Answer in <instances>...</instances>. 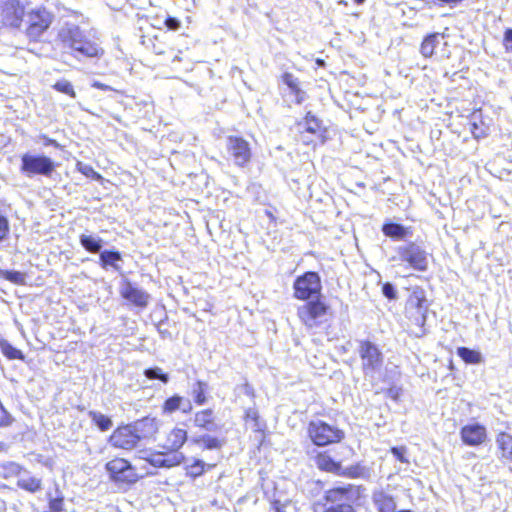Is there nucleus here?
<instances>
[{
  "mask_svg": "<svg viewBox=\"0 0 512 512\" xmlns=\"http://www.w3.org/2000/svg\"><path fill=\"white\" fill-rule=\"evenodd\" d=\"M339 475H348L353 478L358 477L359 476V467L355 466V467H349L346 469L342 468V473H340Z\"/></svg>",
  "mask_w": 512,
  "mask_h": 512,
  "instance_id": "nucleus-54",
  "label": "nucleus"
},
{
  "mask_svg": "<svg viewBox=\"0 0 512 512\" xmlns=\"http://www.w3.org/2000/svg\"><path fill=\"white\" fill-rule=\"evenodd\" d=\"M457 355L466 364H481L484 362V358L479 351L470 349L468 347H459L457 349Z\"/></svg>",
  "mask_w": 512,
  "mask_h": 512,
  "instance_id": "nucleus-27",
  "label": "nucleus"
},
{
  "mask_svg": "<svg viewBox=\"0 0 512 512\" xmlns=\"http://www.w3.org/2000/svg\"><path fill=\"white\" fill-rule=\"evenodd\" d=\"M504 46L506 51L512 52V29L509 28L504 33Z\"/></svg>",
  "mask_w": 512,
  "mask_h": 512,
  "instance_id": "nucleus-51",
  "label": "nucleus"
},
{
  "mask_svg": "<svg viewBox=\"0 0 512 512\" xmlns=\"http://www.w3.org/2000/svg\"><path fill=\"white\" fill-rule=\"evenodd\" d=\"M461 440L468 446H479L483 444L487 439L486 428L479 424H468L460 430Z\"/></svg>",
  "mask_w": 512,
  "mask_h": 512,
  "instance_id": "nucleus-15",
  "label": "nucleus"
},
{
  "mask_svg": "<svg viewBox=\"0 0 512 512\" xmlns=\"http://www.w3.org/2000/svg\"><path fill=\"white\" fill-rule=\"evenodd\" d=\"M48 500L49 508L52 512H61L63 510L64 497L62 495L52 498L51 495L48 494Z\"/></svg>",
  "mask_w": 512,
  "mask_h": 512,
  "instance_id": "nucleus-43",
  "label": "nucleus"
},
{
  "mask_svg": "<svg viewBox=\"0 0 512 512\" xmlns=\"http://www.w3.org/2000/svg\"><path fill=\"white\" fill-rule=\"evenodd\" d=\"M283 82L290 88L291 91L297 90L299 87L298 79L291 73H284L282 76Z\"/></svg>",
  "mask_w": 512,
  "mask_h": 512,
  "instance_id": "nucleus-46",
  "label": "nucleus"
},
{
  "mask_svg": "<svg viewBox=\"0 0 512 512\" xmlns=\"http://www.w3.org/2000/svg\"><path fill=\"white\" fill-rule=\"evenodd\" d=\"M181 58L179 55H175L174 58L172 59V62H175V61H180Z\"/></svg>",
  "mask_w": 512,
  "mask_h": 512,
  "instance_id": "nucleus-64",
  "label": "nucleus"
},
{
  "mask_svg": "<svg viewBox=\"0 0 512 512\" xmlns=\"http://www.w3.org/2000/svg\"><path fill=\"white\" fill-rule=\"evenodd\" d=\"M128 0H106L107 5L113 10H121Z\"/></svg>",
  "mask_w": 512,
  "mask_h": 512,
  "instance_id": "nucleus-52",
  "label": "nucleus"
},
{
  "mask_svg": "<svg viewBox=\"0 0 512 512\" xmlns=\"http://www.w3.org/2000/svg\"><path fill=\"white\" fill-rule=\"evenodd\" d=\"M292 92L295 94L296 102L298 104H301L305 100L306 94L299 87L297 90H293Z\"/></svg>",
  "mask_w": 512,
  "mask_h": 512,
  "instance_id": "nucleus-56",
  "label": "nucleus"
},
{
  "mask_svg": "<svg viewBox=\"0 0 512 512\" xmlns=\"http://www.w3.org/2000/svg\"><path fill=\"white\" fill-rule=\"evenodd\" d=\"M184 460L183 453L179 451L167 450L163 452V468H171L180 465Z\"/></svg>",
  "mask_w": 512,
  "mask_h": 512,
  "instance_id": "nucleus-31",
  "label": "nucleus"
},
{
  "mask_svg": "<svg viewBox=\"0 0 512 512\" xmlns=\"http://www.w3.org/2000/svg\"><path fill=\"white\" fill-rule=\"evenodd\" d=\"M294 297L299 300H309L320 295L322 284L320 276L317 272L308 271L298 276L294 283Z\"/></svg>",
  "mask_w": 512,
  "mask_h": 512,
  "instance_id": "nucleus-6",
  "label": "nucleus"
},
{
  "mask_svg": "<svg viewBox=\"0 0 512 512\" xmlns=\"http://www.w3.org/2000/svg\"><path fill=\"white\" fill-rule=\"evenodd\" d=\"M0 347H1L2 353L8 359H23L24 358L23 353L20 350H18L17 348H15L14 346H12L7 341L0 342Z\"/></svg>",
  "mask_w": 512,
  "mask_h": 512,
  "instance_id": "nucleus-35",
  "label": "nucleus"
},
{
  "mask_svg": "<svg viewBox=\"0 0 512 512\" xmlns=\"http://www.w3.org/2000/svg\"><path fill=\"white\" fill-rule=\"evenodd\" d=\"M358 353L364 376L374 381L380 375L384 363L382 352L376 344L370 341H360Z\"/></svg>",
  "mask_w": 512,
  "mask_h": 512,
  "instance_id": "nucleus-3",
  "label": "nucleus"
},
{
  "mask_svg": "<svg viewBox=\"0 0 512 512\" xmlns=\"http://www.w3.org/2000/svg\"><path fill=\"white\" fill-rule=\"evenodd\" d=\"M53 88L55 90H57L58 92L69 95L72 98L76 97V93L74 91L73 85L68 80L62 79V80L57 81L53 85Z\"/></svg>",
  "mask_w": 512,
  "mask_h": 512,
  "instance_id": "nucleus-39",
  "label": "nucleus"
},
{
  "mask_svg": "<svg viewBox=\"0 0 512 512\" xmlns=\"http://www.w3.org/2000/svg\"><path fill=\"white\" fill-rule=\"evenodd\" d=\"M139 441L153 436L158 430L155 418L144 417L130 424Z\"/></svg>",
  "mask_w": 512,
  "mask_h": 512,
  "instance_id": "nucleus-17",
  "label": "nucleus"
},
{
  "mask_svg": "<svg viewBox=\"0 0 512 512\" xmlns=\"http://www.w3.org/2000/svg\"><path fill=\"white\" fill-rule=\"evenodd\" d=\"M154 52L156 54H163L164 53V51H162L161 49L157 48L156 46H154Z\"/></svg>",
  "mask_w": 512,
  "mask_h": 512,
  "instance_id": "nucleus-63",
  "label": "nucleus"
},
{
  "mask_svg": "<svg viewBox=\"0 0 512 512\" xmlns=\"http://www.w3.org/2000/svg\"><path fill=\"white\" fill-rule=\"evenodd\" d=\"M444 35L438 32L428 34L422 41L420 53L425 58H430L435 54L436 48L441 44Z\"/></svg>",
  "mask_w": 512,
  "mask_h": 512,
  "instance_id": "nucleus-20",
  "label": "nucleus"
},
{
  "mask_svg": "<svg viewBox=\"0 0 512 512\" xmlns=\"http://www.w3.org/2000/svg\"><path fill=\"white\" fill-rule=\"evenodd\" d=\"M496 443L502 452V457L512 459V435L500 432L496 437Z\"/></svg>",
  "mask_w": 512,
  "mask_h": 512,
  "instance_id": "nucleus-28",
  "label": "nucleus"
},
{
  "mask_svg": "<svg viewBox=\"0 0 512 512\" xmlns=\"http://www.w3.org/2000/svg\"><path fill=\"white\" fill-rule=\"evenodd\" d=\"M109 442L116 448L131 450L137 446L139 439L130 424L117 428L110 436Z\"/></svg>",
  "mask_w": 512,
  "mask_h": 512,
  "instance_id": "nucleus-13",
  "label": "nucleus"
},
{
  "mask_svg": "<svg viewBox=\"0 0 512 512\" xmlns=\"http://www.w3.org/2000/svg\"><path fill=\"white\" fill-rule=\"evenodd\" d=\"M0 409L3 412V417L0 420V426H9L13 422V417L6 411L2 403H0Z\"/></svg>",
  "mask_w": 512,
  "mask_h": 512,
  "instance_id": "nucleus-50",
  "label": "nucleus"
},
{
  "mask_svg": "<svg viewBox=\"0 0 512 512\" xmlns=\"http://www.w3.org/2000/svg\"><path fill=\"white\" fill-rule=\"evenodd\" d=\"M391 453L400 462L409 464V459L407 458V448L405 446L392 447Z\"/></svg>",
  "mask_w": 512,
  "mask_h": 512,
  "instance_id": "nucleus-44",
  "label": "nucleus"
},
{
  "mask_svg": "<svg viewBox=\"0 0 512 512\" xmlns=\"http://www.w3.org/2000/svg\"><path fill=\"white\" fill-rule=\"evenodd\" d=\"M78 169L86 177L92 178L93 180L101 181L103 179V177L89 165L79 163Z\"/></svg>",
  "mask_w": 512,
  "mask_h": 512,
  "instance_id": "nucleus-42",
  "label": "nucleus"
},
{
  "mask_svg": "<svg viewBox=\"0 0 512 512\" xmlns=\"http://www.w3.org/2000/svg\"><path fill=\"white\" fill-rule=\"evenodd\" d=\"M144 375L148 379H158L165 384L169 382V375L167 373H164L163 370L159 367L145 369Z\"/></svg>",
  "mask_w": 512,
  "mask_h": 512,
  "instance_id": "nucleus-36",
  "label": "nucleus"
},
{
  "mask_svg": "<svg viewBox=\"0 0 512 512\" xmlns=\"http://www.w3.org/2000/svg\"><path fill=\"white\" fill-rule=\"evenodd\" d=\"M229 156L237 166H244L251 159L249 143L241 137L229 136L226 142Z\"/></svg>",
  "mask_w": 512,
  "mask_h": 512,
  "instance_id": "nucleus-11",
  "label": "nucleus"
},
{
  "mask_svg": "<svg viewBox=\"0 0 512 512\" xmlns=\"http://www.w3.org/2000/svg\"><path fill=\"white\" fill-rule=\"evenodd\" d=\"M182 396L180 395H173L172 397H169L165 400L162 409L164 413H174L175 411L180 409V403H181Z\"/></svg>",
  "mask_w": 512,
  "mask_h": 512,
  "instance_id": "nucleus-38",
  "label": "nucleus"
},
{
  "mask_svg": "<svg viewBox=\"0 0 512 512\" xmlns=\"http://www.w3.org/2000/svg\"><path fill=\"white\" fill-rule=\"evenodd\" d=\"M89 416L101 431H107L112 427V420L100 412L90 411Z\"/></svg>",
  "mask_w": 512,
  "mask_h": 512,
  "instance_id": "nucleus-32",
  "label": "nucleus"
},
{
  "mask_svg": "<svg viewBox=\"0 0 512 512\" xmlns=\"http://www.w3.org/2000/svg\"><path fill=\"white\" fill-rule=\"evenodd\" d=\"M245 416H246L247 419H251V420H254V421H256L257 418H258L257 411L254 410V409H248L246 411V415Z\"/></svg>",
  "mask_w": 512,
  "mask_h": 512,
  "instance_id": "nucleus-60",
  "label": "nucleus"
},
{
  "mask_svg": "<svg viewBox=\"0 0 512 512\" xmlns=\"http://www.w3.org/2000/svg\"><path fill=\"white\" fill-rule=\"evenodd\" d=\"M55 169L53 160L45 155L25 153L21 156L20 171L27 177L42 175L49 177Z\"/></svg>",
  "mask_w": 512,
  "mask_h": 512,
  "instance_id": "nucleus-8",
  "label": "nucleus"
},
{
  "mask_svg": "<svg viewBox=\"0 0 512 512\" xmlns=\"http://www.w3.org/2000/svg\"><path fill=\"white\" fill-rule=\"evenodd\" d=\"M299 131H306L311 134H321L322 121L314 116L311 112H308L303 121L298 123Z\"/></svg>",
  "mask_w": 512,
  "mask_h": 512,
  "instance_id": "nucleus-25",
  "label": "nucleus"
},
{
  "mask_svg": "<svg viewBox=\"0 0 512 512\" xmlns=\"http://www.w3.org/2000/svg\"><path fill=\"white\" fill-rule=\"evenodd\" d=\"M106 470L115 482L131 484L137 481V475L133 467L125 459L116 458L109 461L106 464Z\"/></svg>",
  "mask_w": 512,
  "mask_h": 512,
  "instance_id": "nucleus-10",
  "label": "nucleus"
},
{
  "mask_svg": "<svg viewBox=\"0 0 512 512\" xmlns=\"http://www.w3.org/2000/svg\"><path fill=\"white\" fill-rule=\"evenodd\" d=\"M472 134L476 139L483 138L487 135V133L483 129H480L476 123H473Z\"/></svg>",
  "mask_w": 512,
  "mask_h": 512,
  "instance_id": "nucleus-55",
  "label": "nucleus"
},
{
  "mask_svg": "<svg viewBox=\"0 0 512 512\" xmlns=\"http://www.w3.org/2000/svg\"><path fill=\"white\" fill-rule=\"evenodd\" d=\"M79 242L90 253H100L103 247V240L99 236L92 234H81Z\"/></svg>",
  "mask_w": 512,
  "mask_h": 512,
  "instance_id": "nucleus-26",
  "label": "nucleus"
},
{
  "mask_svg": "<svg viewBox=\"0 0 512 512\" xmlns=\"http://www.w3.org/2000/svg\"><path fill=\"white\" fill-rule=\"evenodd\" d=\"M187 440V432L181 428H174L168 435L163 445L166 450L178 451Z\"/></svg>",
  "mask_w": 512,
  "mask_h": 512,
  "instance_id": "nucleus-22",
  "label": "nucleus"
},
{
  "mask_svg": "<svg viewBox=\"0 0 512 512\" xmlns=\"http://www.w3.org/2000/svg\"><path fill=\"white\" fill-rule=\"evenodd\" d=\"M120 295L139 308H146L148 306L150 295L133 285L130 281L125 280L120 286Z\"/></svg>",
  "mask_w": 512,
  "mask_h": 512,
  "instance_id": "nucleus-14",
  "label": "nucleus"
},
{
  "mask_svg": "<svg viewBox=\"0 0 512 512\" xmlns=\"http://www.w3.org/2000/svg\"><path fill=\"white\" fill-rule=\"evenodd\" d=\"M0 275L4 279H6L14 284H17V285H22L25 283V274H23L22 272H19V271L1 270Z\"/></svg>",
  "mask_w": 512,
  "mask_h": 512,
  "instance_id": "nucleus-37",
  "label": "nucleus"
},
{
  "mask_svg": "<svg viewBox=\"0 0 512 512\" xmlns=\"http://www.w3.org/2000/svg\"><path fill=\"white\" fill-rule=\"evenodd\" d=\"M327 310L328 306L316 297L299 306L297 315L305 326L313 328L322 323Z\"/></svg>",
  "mask_w": 512,
  "mask_h": 512,
  "instance_id": "nucleus-9",
  "label": "nucleus"
},
{
  "mask_svg": "<svg viewBox=\"0 0 512 512\" xmlns=\"http://www.w3.org/2000/svg\"><path fill=\"white\" fill-rule=\"evenodd\" d=\"M308 434L312 442L317 446L337 443L344 438L342 430L322 420L311 421L308 425Z\"/></svg>",
  "mask_w": 512,
  "mask_h": 512,
  "instance_id": "nucleus-5",
  "label": "nucleus"
},
{
  "mask_svg": "<svg viewBox=\"0 0 512 512\" xmlns=\"http://www.w3.org/2000/svg\"><path fill=\"white\" fill-rule=\"evenodd\" d=\"M395 252L394 259L405 263L413 270L425 272L428 269V253L422 245L409 241L397 246Z\"/></svg>",
  "mask_w": 512,
  "mask_h": 512,
  "instance_id": "nucleus-4",
  "label": "nucleus"
},
{
  "mask_svg": "<svg viewBox=\"0 0 512 512\" xmlns=\"http://www.w3.org/2000/svg\"><path fill=\"white\" fill-rule=\"evenodd\" d=\"M180 411L183 413H190L192 411V403L189 399L181 398Z\"/></svg>",
  "mask_w": 512,
  "mask_h": 512,
  "instance_id": "nucleus-53",
  "label": "nucleus"
},
{
  "mask_svg": "<svg viewBox=\"0 0 512 512\" xmlns=\"http://www.w3.org/2000/svg\"><path fill=\"white\" fill-rule=\"evenodd\" d=\"M211 419H214V412L211 409H205L195 414L194 424L203 428L210 423Z\"/></svg>",
  "mask_w": 512,
  "mask_h": 512,
  "instance_id": "nucleus-34",
  "label": "nucleus"
},
{
  "mask_svg": "<svg viewBox=\"0 0 512 512\" xmlns=\"http://www.w3.org/2000/svg\"><path fill=\"white\" fill-rule=\"evenodd\" d=\"M315 463L317 467L321 470L340 474L342 473V466L339 462L335 461L330 455L327 453H319L315 458Z\"/></svg>",
  "mask_w": 512,
  "mask_h": 512,
  "instance_id": "nucleus-23",
  "label": "nucleus"
},
{
  "mask_svg": "<svg viewBox=\"0 0 512 512\" xmlns=\"http://www.w3.org/2000/svg\"><path fill=\"white\" fill-rule=\"evenodd\" d=\"M208 388V384L204 381L198 380L196 381L191 388V395L198 405H204L207 402L206 398V390Z\"/></svg>",
  "mask_w": 512,
  "mask_h": 512,
  "instance_id": "nucleus-30",
  "label": "nucleus"
},
{
  "mask_svg": "<svg viewBox=\"0 0 512 512\" xmlns=\"http://www.w3.org/2000/svg\"><path fill=\"white\" fill-rule=\"evenodd\" d=\"M119 261H122V255L119 251L104 250L99 254V264L103 269L112 268L120 272L121 266L118 264Z\"/></svg>",
  "mask_w": 512,
  "mask_h": 512,
  "instance_id": "nucleus-21",
  "label": "nucleus"
},
{
  "mask_svg": "<svg viewBox=\"0 0 512 512\" xmlns=\"http://www.w3.org/2000/svg\"><path fill=\"white\" fill-rule=\"evenodd\" d=\"M241 389L246 395L253 396V388L248 383L243 384Z\"/></svg>",
  "mask_w": 512,
  "mask_h": 512,
  "instance_id": "nucleus-61",
  "label": "nucleus"
},
{
  "mask_svg": "<svg viewBox=\"0 0 512 512\" xmlns=\"http://www.w3.org/2000/svg\"><path fill=\"white\" fill-rule=\"evenodd\" d=\"M194 443L200 446L203 449L207 450H216L220 449L224 445V440H221L217 437H213L209 434H205L195 438Z\"/></svg>",
  "mask_w": 512,
  "mask_h": 512,
  "instance_id": "nucleus-29",
  "label": "nucleus"
},
{
  "mask_svg": "<svg viewBox=\"0 0 512 512\" xmlns=\"http://www.w3.org/2000/svg\"><path fill=\"white\" fill-rule=\"evenodd\" d=\"M382 293L388 299L396 298V289H395L394 285L391 284L390 282H386L383 284Z\"/></svg>",
  "mask_w": 512,
  "mask_h": 512,
  "instance_id": "nucleus-47",
  "label": "nucleus"
},
{
  "mask_svg": "<svg viewBox=\"0 0 512 512\" xmlns=\"http://www.w3.org/2000/svg\"><path fill=\"white\" fill-rule=\"evenodd\" d=\"M203 428L209 432H215L219 429L218 425L214 422V419H211L210 423Z\"/></svg>",
  "mask_w": 512,
  "mask_h": 512,
  "instance_id": "nucleus-59",
  "label": "nucleus"
},
{
  "mask_svg": "<svg viewBox=\"0 0 512 512\" xmlns=\"http://www.w3.org/2000/svg\"><path fill=\"white\" fill-rule=\"evenodd\" d=\"M165 25L169 30L176 31L180 28L181 22L175 17L168 16L165 19Z\"/></svg>",
  "mask_w": 512,
  "mask_h": 512,
  "instance_id": "nucleus-49",
  "label": "nucleus"
},
{
  "mask_svg": "<svg viewBox=\"0 0 512 512\" xmlns=\"http://www.w3.org/2000/svg\"><path fill=\"white\" fill-rule=\"evenodd\" d=\"M44 139V145H55L57 146V142L55 140L49 139L47 136L42 137Z\"/></svg>",
  "mask_w": 512,
  "mask_h": 512,
  "instance_id": "nucleus-62",
  "label": "nucleus"
},
{
  "mask_svg": "<svg viewBox=\"0 0 512 512\" xmlns=\"http://www.w3.org/2000/svg\"><path fill=\"white\" fill-rule=\"evenodd\" d=\"M205 463L202 460H195L193 464L188 466L187 474L191 477H198L204 472Z\"/></svg>",
  "mask_w": 512,
  "mask_h": 512,
  "instance_id": "nucleus-41",
  "label": "nucleus"
},
{
  "mask_svg": "<svg viewBox=\"0 0 512 512\" xmlns=\"http://www.w3.org/2000/svg\"><path fill=\"white\" fill-rule=\"evenodd\" d=\"M92 87L97 88V89H101V90H104V91H112L113 90V88L111 86L106 85L104 83H101L99 81H93Z\"/></svg>",
  "mask_w": 512,
  "mask_h": 512,
  "instance_id": "nucleus-58",
  "label": "nucleus"
},
{
  "mask_svg": "<svg viewBox=\"0 0 512 512\" xmlns=\"http://www.w3.org/2000/svg\"><path fill=\"white\" fill-rule=\"evenodd\" d=\"M382 232L385 236L396 241L405 240L413 235L411 227H405L395 222H385L382 226Z\"/></svg>",
  "mask_w": 512,
  "mask_h": 512,
  "instance_id": "nucleus-19",
  "label": "nucleus"
},
{
  "mask_svg": "<svg viewBox=\"0 0 512 512\" xmlns=\"http://www.w3.org/2000/svg\"><path fill=\"white\" fill-rule=\"evenodd\" d=\"M372 502L378 512H394L397 508L394 498L383 489L373 491Z\"/></svg>",
  "mask_w": 512,
  "mask_h": 512,
  "instance_id": "nucleus-18",
  "label": "nucleus"
},
{
  "mask_svg": "<svg viewBox=\"0 0 512 512\" xmlns=\"http://www.w3.org/2000/svg\"><path fill=\"white\" fill-rule=\"evenodd\" d=\"M436 3H439L440 5H448L450 7H455L459 3H461L463 0H434Z\"/></svg>",
  "mask_w": 512,
  "mask_h": 512,
  "instance_id": "nucleus-57",
  "label": "nucleus"
},
{
  "mask_svg": "<svg viewBox=\"0 0 512 512\" xmlns=\"http://www.w3.org/2000/svg\"><path fill=\"white\" fill-rule=\"evenodd\" d=\"M56 40L66 53L78 60L99 59L104 55V49L99 43L89 39L85 31L75 23L65 22L61 25Z\"/></svg>",
  "mask_w": 512,
  "mask_h": 512,
  "instance_id": "nucleus-1",
  "label": "nucleus"
},
{
  "mask_svg": "<svg viewBox=\"0 0 512 512\" xmlns=\"http://www.w3.org/2000/svg\"><path fill=\"white\" fill-rule=\"evenodd\" d=\"M427 299L423 289L416 287L406 302V312H413V309L425 308L427 306Z\"/></svg>",
  "mask_w": 512,
  "mask_h": 512,
  "instance_id": "nucleus-24",
  "label": "nucleus"
},
{
  "mask_svg": "<svg viewBox=\"0 0 512 512\" xmlns=\"http://www.w3.org/2000/svg\"><path fill=\"white\" fill-rule=\"evenodd\" d=\"M24 16V8L16 0H7L0 7V22L5 26L19 27Z\"/></svg>",
  "mask_w": 512,
  "mask_h": 512,
  "instance_id": "nucleus-12",
  "label": "nucleus"
},
{
  "mask_svg": "<svg viewBox=\"0 0 512 512\" xmlns=\"http://www.w3.org/2000/svg\"><path fill=\"white\" fill-rule=\"evenodd\" d=\"M357 497L358 489L352 484L333 487L325 493L329 506L324 512H356L353 502Z\"/></svg>",
  "mask_w": 512,
  "mask_h": 512,
  "instance_id": "nucleus-2",
  "label": "nucleus"
},
{
  "mask_svg": "<svg viewBox=\"0 0 512 512\" xmlns=\"http://www.w3.org/2000/svg\"><path fill=\"white\" fill-rule=\"evenodd\" d=\"M144 459H146L154 467L163 468L162 467L163 452L151 453V454H149V456L145 457Z\"/></svg>",
  "mask_w": 512,
  "mask_h": 512,
  "instance_id": "nucleus-45",
  "label": "nucleus"
},
{
  "mask_svg": "<svg viewBox=\"0 0 512 512\" xmlns=\"http://www.w3.org/2000/svg\"><path fill=\"white\" fill-rule=\"evenodd\" d=\"M428 311V307L413 309V312H406L408 318L420 329H423L426 323V313Z\"/></svg>",
  "mask_w": 512,
  "mask_h": 512,
  "instance_id": "nucleus-33",
  "label": "nucleus"
},
{
  "mask_svg": "<svg viewBox=\"0 0 512 512\" xmlns=\"http://www.w3.org/2000/svg\"><path fill=\"white\" fill-rule=\"evenodd\" d=\"M11 472L18 475L17 486L23 490L35 493L41 489L42 481L40 478L32 476L29 472L23 471L20 465L16 463L10 464Z\"/></svg>",
  "mask_w": 512,
  "mask_h": 512,
  "instance_id": "nucleus-16",
  "label": "nucleus"
},
{
  "mask_svg": "<svg viewBox=\"0 0 512 512\" xmlns=\"http://www.w3.org/2000/svg\"><path fill=\"white\" fill-rule=\"evenodd\" d=\"M9 233V222L6 217L0 215V241Z\"/></svg>",
  "mask_w": 512,
  "mask_h": 512,
  "instance_id": "nucleus-48",
  "label": "nucleus"
},
{
  "mask_svg": "<svg viewBox=\"0 0 512 512\" xmlns=\"http://www.w3.org/2000/svg\"><path fill=\"white\" fill-rule=\"evenodd\" d=\"M54 19L52 13L45 8H37L26 15L27 25L25 33L33 41L39 40L43 33L50 27Z\"/></svg>",
  "mask_w": 512,
  "mask_h": 512,
  "instance_id": "nucleus-7",
  "label": "nucleus"
},
{
  "mask_svg": "<svg viewBox=\"0 0 512 512\" xmlns=\"http://www.w3.org/2000/svg\"><path fill=\"white\" fill-rule=\"evenodd\" d=\"M271 506L274 512H296V507L291 501L273 500Z\"/></svg>",
  "mask_w": 512,
  "mask_h": 512,
  "instance_id": "nucleus-40",
  "label": "nucleus"
}]
</instances>
